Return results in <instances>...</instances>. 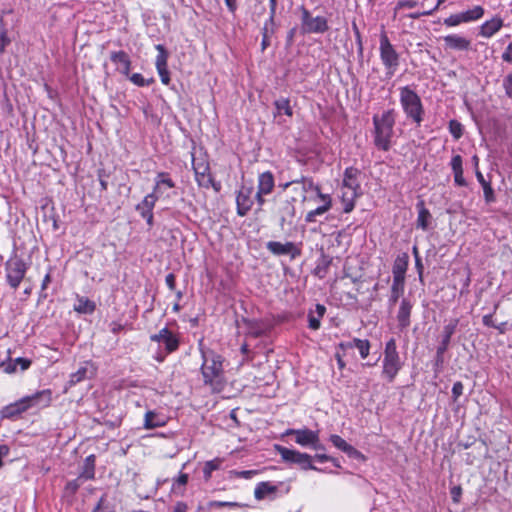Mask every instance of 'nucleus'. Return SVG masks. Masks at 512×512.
Instances as JSON below:
<instances>
[{
	"label": "nucleus",
	"instance_id": "nucleus-58",
	"mask_svg": "<svg viewBox=\"0 0 512 512\" xmlns=\"http://www.w3.org/2000/svg\"><path fill=\"white\" fill-rule=\"evenodd\" d=\"M11 43L10 38L7 35V31L2 29L0 32V54L5 52L6 47Z\"/></svg>",
	"mask_w": 512,
	"mask_h": 512
},
{
	"label": "nucleus",
	"instance_id": "nucleus-41",
	"mask_svg": "<svg viewBox=\"0 0 512 512\" xmlns=\"http://www.w3.org/2000/svg\"><path fill=\"white\" fill-rule=\"evenodd\" d=\"M332 264V257L326 255L324 253L321 254L319 259L317 260V264L315 267V274L320 278L326 276L330 265Z\"/></svg>",
	"mask_w": 512,
	"mask_h": 512
},
{
	"label": "nucleus",
	"instance_id": "nucleus-32",
	"mask_svg": "<svg viewBox=\"0 0 512 512\" xmlns=\"http://www.w3.org/2000/svg\"><path fill=\"white\" fill-rule=\"evenodd\" d=\"M166 423V419L155 411L149 410L145 413L143 424L145 429L163 427Z\"/></svg>",
	"mask_w": 512,
	"mask_h": 512
},
{
	"label": "nucleus",
	"instance_id": "nucleus-43",
	"mask_svg": "<svg viewBox=\"0 0 512 512\" xmlns=\"http://www.w3.org/2000/svg\"><path fill=\"white\" fill-rule=\"evenodd\" d=\"M92 512H116V505L108 499L107 494H103Z\"/></svg>",
	"mask_w": 512,
	"mask_h": 512
},
{
	"label": "nucleus",
	"instance_id": "nucleus-10",
	"mask_svg": "<svg viewBox=\"0 0 512 512\" xmlns=\"http://www.w3.org/2000/svg\"><path fill=\"white\" fill-rule=\"evenodd\" d=\"M291 490V486L285 482H278L273 484L270 481L259 482L254 490V497L256 500H275L277 497L288 494Z\"/></svg>",
	"mask_w": 512,
	"mask_h": 512
},
{
	"label": "nucleus",
	"instance_id": "nucleus-46",
	"mask_svg": "<svg viewBox=\"0 0 512 512\" xmlns=\"http://www.w3.org/2000/svg\"><path fill=\"white\" fill-rule=\"evenodd\" d=\"M448 129L455 140H459L463 136L464 127L456 119H452L449 121Z\"/></svg>",
	"mask_w": 512,
	"mask_h": 512
},
{
	"label": "nucleus",
	"instance_id": "nucleus-9",
	"mask_svg": "<svg viewBox=\"0 0 512 512\" xmlns=\"http://www.w3.org/2000/svg\"><path fill=\"white\" fill-rule=\"evenodd\" d=\"M299 10L301 11L302 34H323L329 30L328 21L325 17H312L310 11L304 5H301Z\"/></svg>",
	"mask_w": 512,
	"mask_h": 512
},
{
	"label": "nucleus",
	"instance_id": "nucleus-39",
	"mask_svg": "<svg viewBox=\"0 0 512 512\" xmlns=\"http://www.w3.org/2000/svg\"><path fill=\"white\" fill-rule=\"evenodd\" d=\"M241 321L246 326L250 336L259 338L264 334V329L258 320L242 317Z\"/></svg>",
	"mask_w": 512,
	"mask_h": 512
},
{
	"label": "nucleus",
	"instance_id": "nucleus-63",
	"mask_svg": "<svg viewBox=\"0 0 512 512\" xmlns=\"http://www.w3.org/2000/svg\"><path fill=\"white\" fill-rule=\"evenodd\" d=\"M503 86L505 88L506 94L509 97H512V73H508L503 80Z\"/></svg>",
	"mask_w": 512,
	"mask_h": 512
},
{
	"label": "nucleus",
	"instance_id": "nucleus-35",
	"mask_svg": "<svg viewBox=\"0 0 512 512\" xmlns=\"http://www.w3.org/2000/svg\"><path fill=\"white\" fill-rule=\"evenodd\" d=\"M188 481L189 475L187 473L180 472L177 477L172 479L171 493L176 496H184Z\"/></svg>",
	"mask_w": 512,
	"mask_h": 512
},
{
	"label": "nucleus",
	"instance_id": "nucleus-1",
	"mask_svg": "<svg viewBox=\"0 0 512 512\" xmlns=\"http://www.w3.org/2000/svg\"><path fill=\"white\" fill-rule=\"evenodd\" d=\"M198 349L202 358L201 373L204 384L215 388L221 386L224 358L214 350L205 347L203 339L198 341Z\"/></svg>",
	"mask_w": 512,
	"mask_h": 512
},
{
	"label": "nucleus",
	"instance_id": "nucleus-57",
	"mask_svg": "<svg viewBox=\"0 0 512 512\" xmlns=\"http://www.w3.org/2000/svg\"><path fill=\"white\" fill-rule=\"evenodd\" d=\"M463 383L461 381H457L453 384L452 387V400L456 402L458 398L463 394Z\"/></svg>",
	"mask_w": 512,
	"mask_h": 512
},
{
	"label": "nucleus",
	"instance_id": "nucleus-19",
	"mask_svg": "<svg viewBox=\"0 0 512 512\" xmlns=\"http://www.w3.org/2000/svg\"><path fill=\"white\" fill-rule=\"evenodd\" d=\"M295 202L296 198L292 197L281 203L279 207V226L281 229H284L286 224L291 225L293 223L296 216Z\"/></svg>",
	"mask_w": 512,
	"mask_h": 512
},
{
	"label": "nucleus",
	"instance_id": "nucleus-34",
	"mask_svg": "<svg viewBox=\"0 0 512 512\" xmlns=\"http://www.w3.org/2000/svg\"><path fill=\"white\" fill-rule=\"evenodd\" d=\"M74 310L79 314L91 315L96 310V304L87 297L77 295V303L74 305Z\"/></svg>",
	"mask_w": 512,
	"mask_h": 512
},
{
	"label": "nucleus",
	"instance_id": "nucleus-36",
	"mask_svg": "<svg viewBox=\"0 0 512 512\" xmlns=\"http://www.w3.org/2000/svg\"><path fill=\"white\" fill-rule=\"evenodd\" d=\"M161 345L163 346L162 349L165 350L166 353L172 354L179 349L180 338L177 334L168 329V334L164 336Z\"/></svg>",
	"mask_w": 512,
	"mask_h": 512
},
{
	"label": "nucleus",
	"instance_id": "nucleus-53",
	"mask_svg": "<svg viewBox=\"0 0 512 512\" xmlns=\"http://www.w3.org/2000/svg\"><path fill=\"white\" fill-rule=\"evenodd\" d=\"M345 454H347V456L349 458H352V459H355V460H358V461H365L366 460V457L364 456V454L362 452H360L359 450H357L352 445H349V447L345 451Z\"/></svg>",
	"mask_w": 512,
	"mask_h": 512
},
{
	"label": "nucleus",
	"instance_id": "nucleus-52",
	"mask_svg": "<svg viewBox=\"0 0 512 512\" xmlns=\"http://www.w3.org/2000/svg\"><path fill=\"white\" fill-rule=\"evenodd\" d=\"M345 454H347V456L349 458H352V459H355V460H358V461H365L366 460V457L364 456V454L362 452H360L359 450H357L352 445H349V447L345 451Z\"/></svg>",
	"mask_w": 512,
	"mask_h": 512
},
{
	"label": "nucleus",
	"instance_id": "nucleus-28",
	"mask_svg": "<svg viewBox=\"0 0 512 512\" xmlns=\"http://www.w3.org/2000/svg\"><path fill=\"white\" fill-rule=\"evenodd\" d=\"M409 265V255L407 252H402L397 255L392 266L393 277L405 279V275Z\"/></svg>",
	"mask_w": 512,
	"mask_h": 512
},
{
	"label": "nucleus",
	"instance_id": "nucleus-50",
	"mask_svg": "<svg viewBox=\"0 0 512 512\" xmlns=\"http://www.w3.org/2000/svg\"><path fill=\"white\" fill-rule=\"evenodd\" d=\"M329 441L339 450L345 453L350 444H348L342 437L337 434H332Z\"/></svg>",
	"mask_w": 512,
	"mask_h": 512
},
{
	"label": "nucleus",
	"instance_id": "nucleus-54",
	"mask_svg": "<svg viewBox=\"0 0 512 512\" xmlns=\"http://www.w3.org/2000/svg\"><path fill=\"white\" fill-rule=\"evenodd\" d=\"M444 354L445 353H440V350L436 349V354H435L434 363H433V370L436 373L440 372L443 368V365L445 362Z\"/></svg>",
	"mask_w": 512,
	"mask_h": 512
},
{
	"label": "nucleus",
	"instance_id": "nucleus-42",
	"mask_svg": "<svg viewBox=\"0 0 512 512\" xmlns=\"http://www.w3.org/2000/svg\"><path fill=\"white\" fill-rule=\"evenodd\" d=\"M476 178L483 188L485 201L487 203L493 202L495 200L494 190L490 182L485 180L483 174L478 169L476 170Z\"/></svg>",
	"mask_w": 512,
	"mask_h": 512
},
{
	"label": "nucleus",
	"instance_id": "nucleus-23",
	"mask_svg": "<svg viewBox=\"0 0 512 512\" xmlns=\"http://www.w3.org/2000/svg\"><path fill=\"white\" fill-rule=\"evenodd\" d=\"M28 409V405L26 404L24 398H21L14 403L4 406L1 409L0 414L2 418L15 420Z\"/></svg>",
	"mask_w": 512,
	"mask_h": 512
},
{
	"label": "nucleus",
	"instance_id": "nucleus-38",
	"mask_svg": "<svg viewBox=\"0 0 512 512\" xmlns=\"http://www.w3.org/2000/svg\"><path fill=\"white\" fill-rule=\"evenodd\" d=\"M404 287H405V279L393 277V282H392V286H391V294L389 297L390 305H395L398 302L400 296L404 292Z\"/></svg>",
	"mask_w": 512,
	"mask_h": 512
},
{
	"label": "nucleus",
	"instance_id": "nucleus-26",
	"mask_svg": "<svg viewBox=\"0 0 512 512\" xmlns=\"http://www.w3.org/2000/svg\"><path fill=\"white\" fill-rule=\"evenodd\" d=\"M110 60L115 64L121 65V68L119 69L121 74L129 76L131 70V59L124 50L112 51L110 53Z\"/></svg>",
	"mask_w": 512,
	"mask_h": 512
},
{
	"label": "nucleus",
	"instance_id": "nucleus-13",
	"mask_svg": "<svg viewBox=\"0 0 512 512\" xmlns=\"http://www.w3.org/2000/svg\"><path fill=\"white\" fill-rule=\"evenodd\" d=\"M193 170L195 173V179L200 187L210 188L213 187L215 191H220L221 183L216 182L210 173V166L207 162H193Z\"/></svg>",
	"mask_w": 512,
	"mask_h": 512
},
{
	"label": "nucleus",
	"instance_id": "nucleus-64",
	"mask_svg": "<svg viewBox=\"0 0 512 512\" xmlns=\"http://www.w3.org/2000/svg\"><path fill=\"white\" fill-rule=\"evenodd\" d=\"M172 512H188L187 503L183 501H177L173 506Z\"/></svg>",
	"mask_w": 512,
	"mask_h": 512
},
{
	"label": "nucleus",
	"instance_id": "nucleus-14",
	"mask_svg": "<svg viewBox=\"0 0 512 512\" xmlns=\"http://www.w3.org/2000/svg\"><path fill=\"white\" fill-rule=\"evenodd\" d=\"M484 15L483 7L477 5L472 9L452 14L444 19V25L447 27L458 26L461 23H468L480 19Z\"/></svg>",
	"mask_w": 512,
	"mask_h": 512
},
{
	"label": "nucleus",
	"instance_id": "nucleus-31",
	"mask_svg": "<svg viewBox=\"0 0 512 512\" xmlns=\"http://www.w3.org/2000/svg\"><path fill=\"white\" fill-rule=\"evenodd\" d=\"M275 186L274 175L271 171H265L258 176L257 190L261 193H272Z\"/></svg>",
	"mask_w": 512,
	"mask_h": 512
},
{
	"label": "nucleus",
	"instance_id": "nucleus-59",
	"mask_svg": "<svg viewBox=\"0 0 512 512\" xmlns=\"http://www.w3.org/2000/svg\"><path fill=\"white\" fill-rule=\"evenodd\" d=\"M168 329L167 327H164L162 329L159 330L158 333H155V334H151L150 335V341L152 342H156L158 344L161 345L162 341H163V338L166 334H168Z\"/></svg>",
	"mask_w": 512,
	"mask_h": 512
},
{
	"label": "nucleus",
	"instance_id": "nucleus-30",
	"mask_svg": "<svg viewBox=\"0 0 512 512\" xmlns=\"http://www.w3.org/2000/svg\"><path fill=\"white\" fill-rule=\"evenodd\" d=\"M462 157L460 155H454L451 159V168L454 174V182L457 186H467V181L463 177Z\"/></svg>",
	"mask_w": 512,
	"mask_h": 512
},
{
	"label": "nucleus",
	"instance_id": "nucleus-25",
	"mask_svg": "<svg viewBox=\"0 0 512 512\" xmlns=\"http://www.w3.org/2000/svg\"><path fill=\"white\" fill-rule=\"evenodd\" d=\"M416 209L418 211L416 226L417 228L422 229L423 231H427L430 228L432 215L430 211L426 208L425 202L423 200H419L417 202Z\"/></svg>",
	"mask_w": 512,
	"mask_h": 512
},
{
	"label": "nucleus",
	"instance_id": "nucleus-61",
	"mask_svg": "<svg viewBox=\"0 0 512 512\" xmlns=\"http://www.w3.org/2000/svg\"><path fill=\"white\" fill-rule=\"evenodd\" d=\"M450 495L454 503H459L462 496L461 486H453L450 488Z\"/></svg>",
	"mask_w": 512,
	"mask_h": 512
},
{
	"label": "nucleus",
	"instance_id": "nucleus-17",
	"mask_svg": "<svg viewBox=\"0 0 512 512\" xmlns=\"http://www.w3.org/2000/svg\"><path fill=\"white\" fill-rule=\"evenodd\" d=\"M360 175L361 171L354 166L347 167L343 173L342 186L352 190V192H354V197H360L362 195L359 181Z\"/></svg>",
	"mask_w": 512,
	"mask_h": 512
},
{
	"label": "nucleus",
	"instance_id": "nucleus-12",
	"mask_svg": "<svg viewBox=\"0 0 512 512\" xmlns=\"http://www.w3.org/2000/svg\"><path fill=\"white\" fill-rule=\"evenodd\" d=\"M307 189L317 190V198L322 201V205L318 206L314 210L309 211L305 216V222L314 223L317 221L318 216H322L332 207V198L329 194H324L318 184H307Z\"/></svg>",
	"mask_w": 512,
	"mask_h": 512
},
{
	"label": "nucleus",
	"instance_id": "nucleus-51",
	"mask_svg": "<svg viewBox=\"0 0 512 512\" xmlns=\"http://www.w3.org/2000/svg\"><path fill=\"white\" fill-rule=\"evenodd\" d=\"M356 198L357 197H354V192H352L351 197H346L345 194L342 196V202L344 204V207H343L344 213H350L351 211H353V209L355 208V199Z\"/></svg>",
	"mask_w": 512,
	"mask_h": 512
},
{
	"label": "nucleus",
	"instance_id": "nucleus-8",
	"mask_svg": "<svg viewBox=\"0 0 512 512\" xmlns=\"http://www.w3.org/2000/svg\"><path fill=\"white\" fill-rule=\"evenodd\" d=\"M27 270L28 264L14 252L5 262L6 281L8 285L16 290L23 281Z\"/></svg>",
	"mask_w": 512,
	"mask_h": 512
},
{
	"label": "nucleus",
	"instance_id": "nucleus-47",
	"mask_svg": "<svg viewBox=\"0 0 512 512\" xmlns=\"http://www.w3.org/2000/svg\"><path fill=\"white\" fill-rule=\"evenodd\" d=\"M127 77L134 85L138 87L149 86L154 82L153 78L145 79L140 73H133L131 75L129 74Z\"/></svg>",
	"mask_w": 512,
	"mask_h": 512
},
{
	"label": "nucleus",
	"instance_id": "nucleus-44",
	"mask_svg": "<svg viewBox=\"0 0 512 512\" xmlns=\"http://www.w3.org/2000/svg\"><path fill=\"white\" fill-rule=\"evenodd\" d=\"M222 462L223 460L221 458H215L204 464L203 476L205 480H209L211 478L213 471L218 470L221 467Z\"/></svg>",
	"mask_w": 512,
	"mask_h": 512
},
{
	"label": "nucleus",
	"instance_id": "nucleus-18",
	"mask_svg": "<svg viewBox=\"0 0 512 512\" xmlns=\"http://www.w3.org/2000/svg\"><path fill=\"white\" fill-rule=\"evenodd\" d=\"M155 48L158 51V55L155 61L157 72L160 76L161 82L164 85H168L170 83V73L167 68L169 53L165 46L162 44H157Z\"/></svg>",
	"mask_w": 512,
	"mask_h": 512
},
{
	"label": "nucleus",
	"instance_id": "nucleus-62",
	"mask_svg": "<svg viewBox=\"0 0 512 512\" xmlns=\"http://www.w3.org/2000/svg\"><path fill=\"white\" fill-rule=\"evenodd\" d=\"M265 195H267V194L261 193L259 190H257V192L255 194H253L254 202H256L258 205L257 212L262 210L263 205L266 202V200L264 198Z\"/></svg>",
	"mask_w": 512,
	"mask_h": 512
},
{
	"label": "nucleus",
	"instance_id": "nucleus-6",
	"mask_svg": "<svg viewBox=\"0 0 512 512\" xmlns=\"http://www.w3.org/2000/svg\"><path fill=\"white\" fill-rule=\"evenodd\" d=\"M379 55L385 68L386 79H391L400 66V54L383 30L379 37Z\"/></svg>",
	"mask_w": 512,
	"mask_h": 512
},
{
	"label": "nucleus",
	"instance_id": "nucleus-37",
	"mask_svg": "<svg viewBox=\"0 0 512 512\" xmlns=\"http://www.w3.org/2000/svg\"><path fill=\"white\" fill-rule=\"evenodd\" d=\"M502 25L503 23L500 18H492L481 25L480 35L483 37H491L502 27Z\"/></svg>",
	"mask_w": 512,
	"mask_h": 512
},
{
	"label": "nucleus",
	"instance_id": "nucleus-5",
	"mask_svg": "<svg viewBox=\"0 0 512 512\" xmlns=\"http://www.w3.org/2000/svg\"><path fill=\"white\" fill-rule=\"evenodd\" d=\"M275 451L280 455L282 462L288 465H295L300 470H314L317 472H325L324 469L316 467L313 462L315 461L314 455L301 452L296 449H290L282 445L276 444Z\"/></svg>",
	"mask_w": 512,
	"mask_h": 512
},
{
	"label": "nucleus",
	"instance_id": "nucleus-16",
	"mask_svg": "<svg viewBox=\"0 0 512 512\" xmlns=\"http://www.w3.org/2000/svg\"><path fill=\"white\" fill-rule=\"evenodd\" d=\"M284 436L293 435L295 437V442L302 447H310L312 444L317 442V437L319 436L318 430H311L309 428H301V429H287Z\"/></svg>",
	"mask_w": 512,
	"mask_h": 512
},
{
	"label": "nucleus",
	"instance_id": "nucleus-22",
	"mask_svg": "<svg viewBox=\"0 0 512 512\" xmlns=\"http://www.w3.org/2000/svg\"><path fill=\"white\" fill-rule=\"evenodd\" d=\"M413 308V304L410 299L403 298L400 302L399 310L397 312V321H398V327L400 331L405 330L410 326V317H411V311Z\"/></svg>",
	"mask_w": 512,
	"mask_h": 512
},
{
	"label": "nucleus",
	"instance_id": "nucleus-4",
	"mask_svg": "<svg viewBox=\"0 0 512 512\" xmlns=\"http://www.w3.org/2000/svg\"><path fill=\"white\" fill-rule=\"evenodd\" d=\"M400 104L406 118L420 127L423 122L425 110L420 96L410 86L399 88Z\"/></svg>",
	"mask_w": 512,
	"mask_h": 512
},
{
	"label": "nucleus",
	"instance_id": "nucleus-29",
	"mask_svg": "<svg viewBox=\"0 0 512 512\" xmlns=\"http://www.w3.org/2000/svg\"><path fill=\"white\" fill-rule=\"evenodd\" d=\"M326 313V307L323 304L317 303L315 310L308 312V327L312 330H318L321 326V319Z\"/></svg>",
	"mask_w": 512,
	"mask_h": 512
},
{
	"label": "nucleus",
	"instance_id": "nucleus-60",
	"mask_svg": "<svg viewBox=\"0 0 512 512\" xmlns=\"http://www.w3.org/2000/svg\"><path fill=\"white\" fill-rule=\"evenodd\" d=\"M15 364L18 366H20V370L21 371H25L27 369H29V367L31 366L32 364V361L28 358H24V357H18L16 359H13Z\"/></svg>",
	"mask_w": 512,
	"mask_h": 512
},
{
	"label": "nucleus",
	"instance_id": "nucleus-55",
	"mask_svg": "<svg viewBox=\"0 0 512 512\" xmlns=\"http://www.w3.org/2000/svg\"><path fill=\"white\" fill-rule=\"evenodd\" d=\"M80 479L81 478L78 477L76 479L68 481L65 485V490L72 495L75 494L81 486Z\"/></svg>",
	"mask_w": 512,
	"mask_h": 512
},
{
	"label": "nucleus",
	"instance_id": "nucleus-33",
	"mask_svg": "<svg viewBox=\"0 0 512 512\" xmlns=\"http://www.w3.org/2000/svg\"><path fill=\"white\" fill-rule=\"evenodd\" d=\"M95 463L96 456L94 454L88 455L83 462L79 478L85 480H92L95 478Z\"/></svg>",
	"mask_w": 512,
	"mask_h": 512
},
{
	"label": "nucleus",
	"instance_id": "nucleus-15",
	"mask_svg": "<svg viewBox=\"0 0 512 512\" xmlns=\"http://www.w3.org/2000/svg\"><path fill=\"white\" fill-rule=\"evenodd\" d=\"M254 187L242 185L236 196V210L238 216L244 217L252 209L254 204Z\"/></svg>",
	"mask_w": 512,
	"mask_h": 512
},
{
	"label": "nucleus",
	"instance_id": "nucleus-11",
	"mask_svg": "<svg viewBox=\"0 0 512 512\" xmlns=\"http://www.w3.org/2000/svg\"><path fill=\"white\" fill-rule=\"evenodd\" d=\"M266 249L274 256H288L291 261L300 257L302 254V243L287 241L285 243L279 241H268Z\"/></svg>",
	"mask_w": 512,
	"mask_h": 512
},
{
	"label": "nucleus",
	"instance_id": "nucleus-2",
	"mask_svg": "<svg viewBox=\"0 0 512 512\" xmlns=\"http://www.w3.org/2000/svg\"><path fill=\"white\" fill-rule=\"evenodd\" d=\"M162 185H167L169 189L176 186L169 173L158 172L155 177V185L153 187V191L147 194L143 200L135 207V210L143 219L146 220V223L150 228L154 225L153 209L157 200L162 196Z\"/></svg>",
	"mask_w": 512,
	"mask_h": 512
},
{
	"label": "nucleus",
	"instance_id": "nucleus-24",
	"mask_svg": "<svg viewBox=\"0 0 512 512\" xmlns=\"http://www.w3.org/2000/svg\"><path fill=\"white\" fill-rule=\"evenodd\" d=\"M443 41L446 50L467 51L471 46L470 40L458 34L444 36Z\"/></svg>",
	"mask_w": 512,
	"mask_h": 512
},
{
	"label": "nucleus",
	"instance_id": "nucleus-45",
	"mask_svg": "<svg viewBox=\"0 0 512 512\" xmlns=\"http://www.w3.org/2000/svg\"><path fill=\"white\" fill-rule=\"evenodd\" d=\"M242 506L243 505L238 503V502H230V501H216V500H212V501H209L207 503V508L209 510H215V509H220V508H224V507H227V508H240Z\"/></svg>",
	"mask_w": 512,
	"mask_h": 512
},
{
	"label": "nucleus",
	"instance_id": "nucleus-7",
	"mask_svg": "<svg viewBox=\"0 0 512 512\" xmlns=\"http://www.w3.org/2000/svg\"><path fill=\"white\" fill-rule=\"evenodd\" d=\"M402 367L403 362L397 350L396 340L391 338L385 344L382 361V377L386 379L388 383H393Z\"/></svg>",
	"mask_w": 512,
	"mask_h": 512
},
{
	"label": "nucleus",
	"instance_id": "nucleus-20",
	"mask_svg": "<svg viewBox=\"0 0 512 512\" xmlns=\"http://www.w3.org/2000/svg\"><path fill=\"white\" fill-rule=\"evenodd\" d=\"M52 390L44 389L41 391H37L36 393L23 397L28 408L38 406V407H48L52 402Z\"/></svg>",
	"mask_w": 512,
	"mask_h": 512
},
{
	"label": "nucleus",
	"instance_id": "nucleus-3",
	"mask_svg": "<svg viewBox=\"0 0 512 512\" xmlns=\"http://www.w3.org/2000/svg\"><path fill=\"white\" fill-rule=\"evenodd\" d=\"M374 131L373 142L378 150L389 151L392 146L396 116L394 109H389L381 116L374 115L372 118Z\"/></svg>",
	"mask_w": 512,
	"mask_h": 512
},
{
	"label": "nucleus",
	"instance_id": "nucleus-40",
	"mask_svg": "<svg viewBox=\"0 0 512 512\" xmlns=\"http://www.w3.org/2000/svg\"><path fill=\"white\" fill-rule=\"evenodd\" d=\"M273 105L275 107L274 117L280 116L282 114H285L289 117L293 115V109L288 98L280 97L274 101Z\"/></svg>",
	"mask_w": 512,
	"mask_h": 512
},
{
	"label": "nucleus",
	"instance_id": "nucleus-56",
	"mask_svg": "<svg viewBox=\"0 0 512 512\" xmlns=\"http://www.w3.org/2000/svg\"><path fill=\"white\" fill-rule=\"evenodd\" d=\"M0 368H2L3 372L7 374H12L17 371V365L15 364L13 359H10L7 362H1Z\"/></svg>",
	"mask_w": 512,
	"mask_h": 512
},
{
	"label": "nucleus",
	"instance_id": "nucleus-49",
	"mask_svg": "<svg viewBox=\"0 0 512 512\" xmlns=\"http://www.w3.org/2000/svg\"><path fill=\"white\" fill-rule=\"evenodd\" d=\"M315 461L319 463L331 462L335 467L341 468L340 462L337 458L327 455L325 453H316L314 455Z\"/></svg>",
	"mask_w": 512,
	"mask_h": 512
},
{
	"label": "nucleus",
	"instance_id": "nucleus-27",
	"mask_svg": "<svg viewBox=\"0 0 512 512\" xmlns=\"http://www.w3.org/2000/svg\"><path fill=\"white\" fill-rule=\"evenodd\" d=\"M339 347L342 349L357 348L361 358L365 359L370 353L371 344L367 339L354 338L352 341L340 343Z\"/></svg>",
	"mask_w": 512,
	"mask_h": 512
},
{
	"label": "nucleus",
	"instance_id": "nucleus-21",
	"mask_svg": "<svg viewBox=\"0 0 512 512\" xmlns=\"http://www.w3.org/2000/svg\"><path fill=\"white\" fill-rule=\"evenodd\" d=\"M459 324V319L454 318L449 321L446 325H444L442 333H441V340L439 342V345L437 346V350H440V353H446V351L449 349L452 336L456 332L457 326Z\"/></svg>",
	"mask_w": 512,
	"mask_h": 512
},
{
	"label": "nucleus",
	"instance_id": "nucleus-48",
	"mask_svg": "<svg viewBox=\"0 0 512 512\" xmlns=\"http://www.w3.org/2000/svg\"><path fill=\"white\" fill-rule=\"evenodd\" d=\"M88 369L86 367H80L76 372L70 375V385H76L86 378Z\"/></svg>",
	"mask_w": 512,
	"mask_h": 512
}]
</instances>
